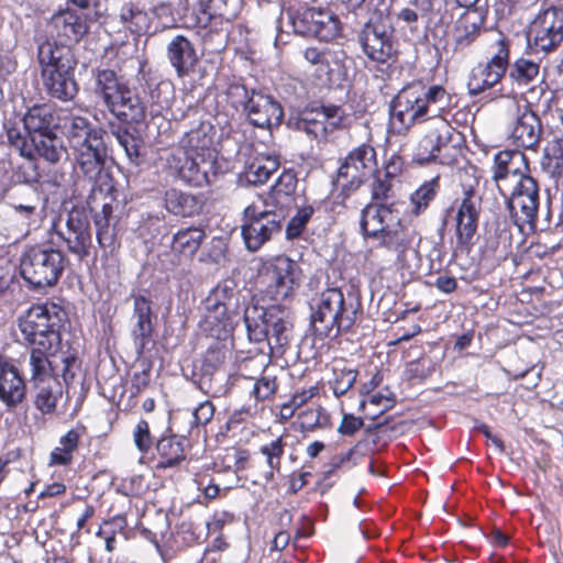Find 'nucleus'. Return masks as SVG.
<instances>
[{
  "mask_svg": "<svg viewBox=\"0 0 563 563\" xmlns=\"http://www.w3.org/2000/svg\"><path fill=\"white\" fill-rule=\"evenodd\" d=\"M451 100L452 96L443 85L413 80L391 100V118L399 123L400 131L407 132L417 124L446 115Z\"/></svg>",
  "mask_w": 563,
  "mask_h": 563,
  "instance_id": "nucleus-1",
  "label": "nucleus"
},
{
  "mask_svg": "<svg viewBox=\"0 0 563 563\" xmlns=\"http://www.w3.org/2000/svg\"><path fill=\"white\" fill-rule=\"evenodd\" d=\"M36 59L45 93L60 102L74 101L80 88L76 79L78 59L71 47L46 38L37 46Z\"/></svg>",
  "mask_w": 563,
  "mask_h": 563,
  "instance_id": "nucleus-2",
  "label": "nucleus"
},
{
  "mask_svg": "<svg viewBox=\"0 0 563 563\" xmlns=\"http://www.w3.org/2000/svg\"><path fill=\"white\" fill-rule=\"evenodd\" d=\"M310 325L319 339L338 338L350 332L363 312L361 298L345 296L338 287H329L310 301Z\"/></svg>",
  "mask_w": 563,
  "mask_h": 563,
  "instance_id": "nucleus-3",
  "label": "nucleus"
},
{
  "mask_svg": "<svg viewBox=\"0 0 563 563\" xmlns=\"http://www.w3.org/2000/svg\"><path fill=\"white\" fill-rule=\"evenodd\" d=\"M511 40L501 31L487 36L485 59L472 70L467 80V90L472 97L483 96L481 100L495 101L504 97L503 87L497 88L510 67Z\"/></svg>",
  "mask_w": 563,
  "mask_h": 563,
  "instance_id": "nucleus-4",
  "label": "nucleus"
},
{
  "mask_svg": "<svg viewBox=\"0 0 563 563\" xmlns=\"http://www.w3.org/2000/svg\"><path fill=\"white\" fill-rule=\"evenodd\" d=\"M60 132L73 150L77 167L86 177H93L103 169L107 146L102 128L95 126L85 115L69 112L62 120Z\"/></svg>",
  "mask_w": 563,
  "mask_h": 563,
  "instance_id": "nucleus-5",
  "label": "nucleus"
},
{
  "mask_svg": "<svg viewBox=\"0 0 563 563\" xmlns=\"http://www.w3.org/2000/svg\"><path fill=\"white\" fill-rule=\"evenodd\" d=\"M302 279L300 265L286 254H277L261 260L255 286L264 301L283 306L295 300Z\"/></svg>",
  "mask_w": 563,
  "mask_h": 563,
  "instance_id": "nucleus-6",
  "label": "nucleus"
},
{
  "mask_svg": "<svg viewBox=\"0 0 563 563\" xmlns=\"http://www.w3.org/2000/svg\"><path fill=\"white\" fill-rule=\"evenodd\" d=\"M440 12L439 24L446 25V40L443 52L449 62L462 63L470 59L478 40L487 35L488 10L463 11L453 20L452 10L445 2Z\"/></svg>",
  "mask_w": 563,
  "mask_h": 563,
  "instance_id": "nucleus-7",
  "label": "nucleus"
},
{
  "mask_svg": "<svg viewBox=\"0 0 563 563\" xmlns=\"http://www.w3.org/2000/svg\"><path fill=\"white\" fill-rule=\"evenodd\" d=\"M242 312L249 340L266 344L271 354L283 356L289 345L291 328L285 307L282 305L263 307L257 302H251Z\"/></svg>",
  "mask_w": 563,
  "mask_h": 563,
  "instance_id": "nucleus-8",
  "label": "nucleus"
},
{
  "mask_svg": "<svg viewBox=\"0 0 563 563\" xmlns=\"http://www.w3.org/2000/svg\"><path fill=\"white\" fill-rule=\"evenodd\" d=\"M465 148V135L443 115L434 120L418 141L413 162L421 166L430 164L455 166L464 158Z\"/></svg>",
  "mask_w": 563,
  "mask_h": 563,
  "instance_id": "nucleus-9",
  "label": "nucleus"
},
{
  "mask_svg": "<svg viewBox=\"0 0 563 563\" xmlns=\"http://www.w3.org/2000/svg\"><path fill=\"white\" fill-rule=\"evenodd\" d=\"M66 321L65 308L46 300L31 305L18 318V328L25 346L58 347Z\"/></svg>",
  "mask_w": 563,
  "mask_h": 563,
  "instance_id": "nucleus-10",
  "label": "nucleus"
},
{
  "mask_svg": "<svg viewBox=\"0 0 563 563\" xmlns=\"http://www.w3.org/2000/svg\"><path fill=\"white\" fill-rule=\"evenodd\" d=\"M69 260L52 245L34 244L25 247L20 257V274L33 289L55 286L63 276Z\"/></svg>",
  "mask_w": 563,
  "mask_h": 563,
  "instance_id": "nucleus-11",
  "label": "nucleus"
},
{
  "mask_svg": "<svg viewBox=\"0 0 563 563\" xmlns=\"http://www.w3.org/2000/svg\"><path fill=\"white\" fill-rule=\"evenodd\" d=\"M246 306L236 282L232 278L220 280L206 298L205 323L212 335L233 331Z\"/></svg>",
  "mask_w": 563,
  "mask_h": 563,
  "instance_id": "nucleus-12",
  "label": "nucleus"
},
{
  "mask_svg": "<svg viewBox=\"0 0 563 563\" xmlns=\"http://www.w3.org/2000/svg\"><path fill=\"white\" fill-rule=\"evenodd\" d=\"M286 214L257 202L247 205L241 214V236L249 252L260 251L283 230Z\"/></svg>",
  "mask_w": 563,
  "mask_h": 563,
  "instance_id": "nucleus-13",
  "label": "nucleus"
},
{
  "mask_svg": "<svg viewBox=\"0 0 563 563\" xmlns=\"http://www.w3.org/2000/svg\"><path fill=\"white\" fill-rule=\"evenodd\" d=\"M158 161L164 174L186 186L202 188L211 184L210 173L216 165L212 155L177 148L161 155Z\"/></svg>",
  "mask_w": 563,
  "mask_h": 563,
  "instance_id": "nucleus-14",
  "label": "nucleus"
},
{
  "mask_svg": "<svg viewBox=\"0 0 563 563\" xmlns=\"http://www.w3.org/2000/svg\"><path fill=\"white\" fill-rule=\"evenodd\" d=\"M365 418L371 420L362 437L345 453L339 455V463H345L353 456H368L375 454L395 438L401 435L407 430L409 423L405 420L396 419L393 416H386L380 419L379 415H369L364 412Z\"/></svg>",
  "mask_w": 563,
  "mask_h": 563,
  "instance_id": "nucleus-15",
  "label": "nucleus"
},
{
  "mask_svg": "<svg viewBox=\"0 0 563 563\" xmlns=\"http://www.w3.org/2000/svg\"><path fill=\"white\" fill-rule=\"evenodd\" d=\"M297 124L314 139L325 140L334 132L350 129L352 117L340 104L313 100L299 112Z\"/></svg>",
  "mask_w": 563,
  "mask_h": 563,
  "instance_id": "nucleus-16",
  "label": "nucleus"
},
{
  "mask_svg": "<svg viewBox=\"0 0 563 563\" xmlns=\"http://www.w3.org/2000/svg\"><path fill=\"white\" fill-rule=\"evenodd\" d=\"M389 11L380 8L378 14H372L357 33V42L365 56L375 63L385 64L397 54L396 41L393 29L388 27L385 20Z\"/></svg>",
  "mask_w": 563,
  "mask_h": 563,
  "instance_id": "nucleus-17",
  "label": "nucleus"
},
{
  "mask_svg": "<svg viewBox=\"0 0 563 563\" xmlns=\"http://www.w3.org/2000/svg\"><path fill=\"white\" fill-rule=\"evenodd\" d=\"M296 34L331 42L341 35V22L329 9L300 8L290 15Z\"/></svg>",
  "mask_w": 563,
  "mask_h": 563,
  "instance_id": "nucleus-18",
  "label": "nucleus"
},
{
  "mask_svg": "<svg viewBox=\"0 0 563 563\" xmlns=\"http://www.w3.org/2000/svg\"><path fill=\"white\" fill-rule=\"evenodd\" d=\"M514 223L523 231L525 227L534 230L540 205L538 183L530 175H521L507 200Z\"/></svg>",
  "mask_w": 563,
  "mask_h": 563,
  "instance_id": "nucleus-19",
  "label": "nucleus"
},
{
  "mask_svg": "<svg viewBox=\"0 0 563 563\" xmlns=\"http://www.w3.org/2000/svg\"><path fill=\"white\" fill-rule=\"evenodd\" d=\"M378 162L375 147L369 143H362L347 152L338 168V178L344 179V191L358 189L375 172Z\"/></svg>",
  "mask_w": 563,
  "mask_h": 563,
  "instance_id": "nucleus-20",
  "label": "nucleus"
},
{
  "mask_svg": "<svg viewBox=\"0 0 563 563\" xmlns=\"http://www.w3.org/2000/svg\"><path fill=\"white\" fill-rule=\"evenodd\" d=\"M481 206L476 200L475 186L463 187V195L454 214L455 250L470 252L475 245L478 230Z\"/></svg>",
  "mask_w": 563,
  "mask_h": 563,
  "instance_id": "nucleus-21",
  "label": "nucleus"
},
{
  "mask_svg": "<svg viewBox=\"0 0 563 563\" xmlns=\"http://www.w3.org/2000/svg\"><path fill=\"white\" fill-rule=\"evenodd\" d=\"M286 448V437L279 434L262 441L256 450L250 449L255 486H265L272 483L275 475L280 473Z\"/></svg>",
  "mask_w": 563,
  "mask_h": 563,
  "instance_id": "nucleus-22",
  "label": "nucleus"
},
{
  "mask_svg": "<svg viewBox=\"0 0 563 563\" xmlns=\"http://www.w3.org/2000/svg\"><path fill=\"white\" fill-rule=\"evenodd\" d=\"M529 38L537 52L556 51L563 42V9L552 5L540 11L530 23Z\"/></svg>",
  "mask_w": 563,
  "mask_h": 563,
  "instance_id": "nucleus-23",
  "label": "nucleus"
},
{
  "mask_svg": "<svg viewBox=\"0 0 563 563\" xmlns=\"http://www.w3.org/2000/svg\"><path fill=\"white\" fill-rule=\"evenodd\" d=\"M51 230L64 242L67 252L79 262L85 261L95 251L90 223L87 217L79 212L68 214L65 230H60L56 221L53 222Z\"/></svg>",
  "mask_w": 563,
  "mask_h": 563,
  "instance_id": "nucleus-24",
  "label": "nucleus"
},
{
  "mask_svg": "<svg viewBox=\"0 0 563 563\" xmlns=\"http://www.w3.org/2000/svg\"><path fill=\"white\" fill-rule=\"evenodd\" d=\"M374 249L395 257L397 263L404 264L407 253L413 250L417 232L400 218L394 224L379 231H374Z\"/></svg>",
  "mask_w": 563,
  "mask_h": 563,
  "instance_id": "nucleus-25",
  "label": "nucleus"
},
{
  "mask_svg": "<svg viewBox=\"0 0 563 563\" xmlns=\"http://www.w3.org/2000/svg\"><path fill=\"white\" fill-rule=\"evenodd\" d=\"M133 317L135 323L132 338L139 354L151 351L155 346V323L157 316L153 311L152 300L144 295H133Z\"/></svg>",
  "mask_w": 563,
  "mask_h": 563,
  "instance_id": "nucleus-26",
  "label": "nucleus"
},
{
  "mask_svg": "<svg viewBox=\"0 0 563 563\" xmlns=\"http://www.w3.org/2000/svg\"><path fill=\"white\" fill-rule=\"evenodd\" d=\"M218 473H233L239 481L254 485L251 466L250 448L235 443L225 448L211 463Z\"/></svg>",
  "mask_w": 563,
  "mask_h": 563,
  "instance_id": "nucleus-27",
  "label": "nucleus"
},
{
  "mask_svg": "<svg viewBox=\"0 0 563 563\" xmlns=\"http://www.w3.org/2000/svg\"><path fill=\"white\" fill-rule=\"evenodd\" d=\"M155 472L179 471L187 462V439L177 434L161 435L155 442Z\"/></svg>",
  "mask_w": 563,
  "mask_h": 563,
  "instance_id": "nucleus-28",
  "label": "nucleus"
},
{
  "mask_svg": "<svg viewBox=\"0 0 563 563\" xmlns=\"http://www.w3.org/2000/svg\"><path fill=\"white\" fill-rule=\"evenodd\" d=\"M166 57L180 79L191 76L200 63L195 44L185 35H175L166 45Z\"/></svg>",
  "mask_w": 563,
  "mask_h": 563,
  "instance_id": "nucleus-29",
  "label": "nucleus"
},
{
  "mask_svg": "<svg viewBox=\"0 0 563 563\" xmlns=\"http://www.w3.org/2000/svg\"><path fill=\"white\" fill-rule=\"evenodd\" d=\"M541 133L542 124L539 115L527 106L516 118L508 140L516 150H532L537 152Z\"/></svg>",
  "mask_w": 563,
  "mask_h": 563,
  "instance_id": "nucleus-30",
  "label": "nucleus"
},
{
  "mask_svg": "<svg viewBox=\"0 0 563 563\" xmlns=\"http://www.w3.org/2000/svg\"><path fill=\"white\" fill-rule=\"evenodd\" d=\"M163 208L177 218H195L202 213L207 199L202 192L169 187L163 194Z\"/></svg>",
  "mask_w": 563,
  "mask_h": 563,
  "instance_id": "nucleus-31",
  "label": "nucleus"
},
{
  "mask_svg": "<svg viewBox=\"0 0 563 563\" xmlns=\"http://www.w3.org/2000/svg\"><path fill=\"white\" fill-rule=\"evenodd\" d=\"M48 27L52 36L58 40L57 43H78L89 30L87 16L71 9L56 12L51 18Z\"/></svg>",
  "mask_w": 563,
  "mask_h": 563,
  "instance_id": "nucleus-32",
  "label": "nucleus"
},
{
  "mask_svg": "<svg viewBox=\"0 0 563 563\" xmlns=\"http://www.w3.org/2000/svg\"><path fill=\"white\" fill-rule=\"evenodd\" d=\"M529 161L526 154L519 150H503L494 155L492 165V179L503 192L500 183L506 180L509 176L519 179L521 175H529Z\"/></svg>",
  "mask_w": 563,
  "mask_h": 563,
  "instance_id": "nucleus-33",
  "label": "nucleus"
},
{
  "mask_svg": "<svg viewBox=\"0 0 563 563\" xmlns=\"http://www.w3.org/2000/svg\"><path fill=\"white\" fill-rule=\"evenodd\" d=\"M244 111L250 123L261 129L279 125L284 118V111L279 102L271 96L257 93L254 90H252L250 103Z\"/></svg>",
  "mask_w": 563,
  "mask_h": 563,
  "instance_id": "nucleus-34",
  "label": "nucleus"
},
{
  "mask_svg": "<svg viewBox=\"0 0 563 563\" xmlns=\"http://www.w3.org/2000/svg\"><path fill=\"white\" fill-rule=\"evenodd\" d=\"M305 60L312 67V77L320 87L330 88L336 80L339 60L329 47L308 46L302 51Z\"/></svg>",
  "mask_w": 563,
  "mask_h": 563,
  "instance_id": "nucleus-35",
  "label": "nucleus"
},
{
  "mask_svg": "<svg viewBox=\"0 0 563 563\" xmlns=\"http://www.w3.org/2000/svg\"><path fill=\"white\" fill-rule=\"evenodd\" d=\"M298 186L297 173L292 168L284 169L261 202L285 213L296 200Z\"/></svg>",
  "mask_w": 563,
  "mask_h": 563,
  "instance_id": "nucleus-36",
  "label": "nucleus"
},
{
  "mask_svg": "<svg viewBox=\"0 0 563 563\" xmlns=\"http://www.w3.org/2000/svg\"><path fill=\"white\" fill-rule=\"evenodd\" d=\"M26 386L19 369L0 355V399L8 407H15L25 397Z\"/></svg>",
  "mask_w": 563,
  "mask_h": 563,
  "instance_id": "nucleus-37",
  "label": "nucleus"
},
{
  "mask_svg": "<svg viewBox=\"0 0 563 563\" xmlns=\"http://www.w3.org/2000/svg\"><path fill=\"white\" fill-rule=\"evenodd\" d=\"M108 111L123 125H139L146 119V106L131 87L107 108Z\"/></svg>",
  "mask_w": 563,
  "mask_h": 563,
  "instance_id": "nucleus-38",
  "label": "nucleus"
},
{
  "mask_svg": "<svg viewBox=\"0 0 563 563\" xmlns=\"http://www.w3.org/2000/svg\"><path fill=\"white\" fill-rule=\"evenodd\" d=\"M92 76L95 92L101 98L106 108L112 106L124 91L128 92L130 87L129 81L123 76L110 68L98 67L92 70Z\"/></svg>",
  "mask_w": 563,
  "mask_h": 563,
  "instance_id": "nucleus-39",
  "label": "nucleus"
},
{
  "mask_svg": "<svg viewBox=\"0 0 563 563\" xmlns=\"http://www.w3.org/2000/svg\"><path fill=\"white\" fill-rule=\"evenodd\" d=\"M85 435H87V427L84 423L78 422L69 429L59 438L58 445L51 451L48 465L63 467L71 465Z\"/></svg>",
  "mask_w": 563,
  "mask_h": 563,
  "instance_id": "nucleus-40",
  "label": "nucleus"
},
{
  "mask_svg": "<svg viewBox=\"0 0 563 563\" xmlns=\"http://www.w3.org/2000/svg\"><path fill=\"white\" fill-rule=\"evenodd\" d=\"M397 212L394 203L388 202H368L360 213V232L365 240L375 236L374 231H379L390 225L388 218Z\"/></svg>",
  "mask_w": 563,
  "mask_h": 563,
  "instance_id": "nucleus-41",
  "label": "nucleus"
},
{
  "mask_svg": "<svg viewBox=\"0 0 563 563\" xmlns=\"http://www.w3.org/2000/svg\"><path fill=\"white\" fill-rule=\"evenodd\" d=\"M24 128L29 133L49 136L58 126L57 117L52 106L38 103L29 108L23 117Z\"/></svg>",
  "mask_w": 563,
  "mask_h": 563,
  "instance_id": "nucleus-42",
  "label": "nucleus"
},
{
  "mask_svg": "<svg viewBox=\"0 0 563 563\" xmlns=\"http://www.w3.org/2000/svg\"><path fill=\"white\" fill-rule=\"evenodd\" d=\"M137 75L141 77L139 80H143L150 89L151 113L153 115L159 114L169 107L170 95L173 93L172 84L163 80L153 84L152 69L147 67L146 62H140Z\"/></svg>",
  "mask_w": 563,
  "mask_h": 563,
  "instance_id": "nucleus-43",
  "label": "nucleus"
},
{
  "mask_svg": "<svg viewBox=\"0 0 563 563\" xmlns=\"http://www.w3.org/2000/svg\"><path fill=\"white\" fill-rule=\"evenodd\" d=\"M217 130L209 121H201L198 126L186 132L179 141L185 151L211 155Z\"/></svg>",
  "mask_w": 563,
  "mask_h": 563,
  "instance_id": "nucleus-44",
  "label": "nucleus"
},
{
  "mask_svg": "<svg viewBox=\"0 0 563 563\" xmlns=\"http://www.w3.org/2000/svg\"><path fill=\"white\" fill-rule=\"evenodd\" d=\"M279 166L278 156L258 153L247 161L243 174L249 184L264 185Z\"/></svg>",
  "mask_w": 563,
  "mask_h": 563,
  "instance_id": "nucleus-45",
  "label": "nucleus"
},
{
  "mask_svg": "<svg viewBox=\"0 0 563 563\" xmlns=\"http://www.w3.org/2000/svg\"><path fill=\"white\" fill-rule=\"evenodd\" d=\"M441 191V176L424 180L409 196V216L419 218L424 214L431 205L435 201Z\"/></svg>",
  "mask_w": 563,
  "mask_h": 563,
  "instance_id": "nucleus-46",
  "label": "nucleus"
},
{
  "mask_svg": "<svg viewBox=\"0 0 563 563\" xmlns=\"http://www.w3.org/2000/svg\"><path fill=\"white\" fill-rule=\"evenodd\" d=\"M206 236V231L201 227L189 225L180 228L173 235L170 243L172 252L185 258H191L200 249Z\"/></svg>",
  "mask_w": 563,
  "mask_h": 563,
  "instance_id": "nucleus-47",
  "label": "nucleus"
},
{
  "mask_svg": "<svg viewBox=\"0 0 563 563\" xmlns=\"http://www.w3.org/2000/svg\"><path fill=\"white\" fill-rule=\"evenodd\" d=\"M30 349L31 382L38 384L49 379H56L55 368L51 356L55 354L57 347L27 346Z\"/></svg>",
  "mask_w": 563,
  "mask_h": 563,
  "instance_id": "nucleus-48",
  "label": "nucleus"
},
{
  "mask_svg": "<svg viewBox=\"0 0 563 563\" xmlns=\"http://www.w3.org/2000/svg\"><path fill=\"white\" fill-rule=\"evenodd\" d=\"M225 358L227 349L224 346L214 345L206 351L201 364L202 374L198 380V387L203 394L211 397L218 396V390L211 384V376L223 365Z\"/></svg>",
  "mask_w": 563,
  "mask_h": 563,
  "instance_id": "nucleus-49",
  "label": "nucleus"
},
{
  "mask_svg": "<svg viewBox=\"0 0 563 563\" xmlns=\"http://www.w3.org/2000/svg\"><path fill=\"white\" fill-rule=\"evenodd\" d=\"M120 22L131 34L141 36L150 32L151 18L146 10L135 3H124L120 9Z\"/></svg>",
  "mask_w": 563,
  "mask_h": 563,
  "instance_id": "nucleus-50",
  "label": "nucleus"
},
{
  "mask_svg": "<svg viewBox=\"0 0 563 563\" xmlns=\"http://www.w3.org/2000/svg\"><path fill=\"white\" fill-rule=\"evenodd\" d=\"M35 389L34 406L43 415L55 411L58 398L62 396V387L58 379H49L33 384Z\"/></svg>",
  "mask_w": 563,
  "mask_h": 563,
  "instance_id": "nucleus-51",
  "label": "nucleus"
},
{
  "mask_svg": "<svg viewBox=\"0 0 563 563\" xmlns=\"http://www.w3.org/2000/svg\"><path fill=\"white\" fill-rule=\"evenodd\" d=\"M133 509L132 498L126 494H122L111 504L109 512H113V515L104 519L103 523L118 531L119 534L124 536L129 528L128 516L133 512ZM135 511L137 512L136 507Z\"/></svg>",
  "mask_w": 563,
  "mask_h": 563,
  "instance_id": "nucleus-52",
  "label": "nucleus"
},
{
  "mask_svg": "<svg viewBox=\"0 0 563 563\" xmlns=\"http://www.w3.org/2000/svg\"><path fill=\"white\" fill-rule=\"evenodd\" d=\"M297 422L300 431L314 432L331 428L332 418L324 407L317 405L301 410L297 416Z\"/></svg>",
  "mask_w": 563,
  "mask_h": 563,
  "instance_id": "nucleus-53",
  "label": "nucleus"
},
{
  "mask_svg": "<svg viewBox=\"0 0 563 563\" xmlns=\"http://www.w3.org/2000/svg\"><path fill=\"white\" fill-rule=\"evenodd\" d=\"M542 170L558 178L563 174V137L554 136L547 142L541 158Z\"/></svg>",
  "mask_w": 563,
  "mask_h": 563,
  "instance_id": "nucleus-54",
  "label": "nucleus"
},
{
  "mask_svg": "<svg viewBox=\"0 0 563 563\" xmlns=\"http://www.w3.org/2000/svg\"><path fill=\"white\" fill-rule=\"evenodd\" d=\"M358 371L346 366L345 364L333 365L332 376L328 379V385L336 398H341L349 393L355 385Z\"/></svg>",
  "mask_w": 563,
  "mask_h": 563,
  "instance_id": "nucleus-55",
  "label": "nucleus"
},
{
  "mask_svg": "<svg viewBox=\"0 0 563 563\" xmlns=\"http://www.w3.org/2000/svg\"><path fill=\"white\" fill-rule=\"evenodd\" d=\"M140 367V369L133 372L130 379L126 410H132L137 406L139 396L150 387L152 382V363L143 361Z\"/></svg>",
  "mask_w": 563,
  "mask_h": 563,
  "instance_id": "nucleus-56",
  "label": "nucleus"
},
{
  "mask_svg": "<svg viewBox=\"0 0 563 563\" xmlns=\"http://www.w3.org/2000/svg\"><path fill=\"white\" fill-rule=\"evenodd\" d=\"M540 65L539 63L526 58L523 56L518 57L508 69L509 78L517 86H528L539 76Z\"/></svg>",
  "mask_w": 563,
  "mask_h": 563,
  "instance_id": "nucleus-57",
  "label": "nucleus"
},
{
  "mask_svg": "<svg viewBox=\"0 0 563 563\" xmlns=\"http://www.w3.org/2000/svg\"><path fill=\"white\" fill-rule=\"evenodd\" d=\"M279 389V379L277 375L263 372L262 375L253 383L250 396L255 404L273 401Z\"/></svg>",
  "mask_w": 563,
  "mask_h": 563,
  "instance_id": "nucleus-58",
  "label": "nucleus"
},
{
  "mask_svg": "<svg viewBox=\"0 0 563 563\" xmlns=\"http://www.w3.org/2000/svg\"><path fill=\"white\" fill-rule=\"evenodd\" d=\"M316 209L311 205L298 207L296 213L286 224L285 238L287 241L299 239L307 229V224L314 214Z\"/></svg>",
  "mask_w": 563,
  "mask_h": 563,
  "instance_id": "nucleus-59",
  "label": "nucleus"
},
{
  "mask_svg": "<svg viewBox=\"0 0 563 563\" xmlns=\"http://www.w3.org/2000/svg\"><path fill=\"white\" fill-rule=\"evenodd\" d=\"M88 178L95 179L91 194L89 196V203H95L99 196H102L104 200H117L118 189L115 187V181L110 174L102 173L101 169L93 177Z\"/></svg>",
  "mask_w": 563,
  "mask_h": 563,
  "instance_id": "nucleus-60",
  "label": "nucleus"
},
{
  "mask_svg": "<svg viewBox=\"0 0 563 563\" xmlns=\"http://www.w3.org/2000/svg\"><path fill=\"white\" fill-rule=\"evenodd\" d=\"M396 400L394 395H383L382 393L371 394L368 398L361 399L358 405V410L364 415L367 412L369 415H379L380 419H384L385 411L393 408Z\"/></svg>",
  "mask_w": 563,
  "mask_h": 563,
  "instance_id": "nucleus-61",
  "label": "nucleus"
},
{
  "mask_svg": "<svg viewBox=\"0 0 563 563\" xmlns=\"http://www.w3.org/2000/svg\"><path fill=\"white\" fill-rule=\"evenodd\" d=\"M341 413L342 417L336 428V432L342 439L352 440L360 431L363 432L366 427L365 420H367L365 415L362 413V416H355L351 412H346L343 406H341Z\"/></svg>",
  "mask_w": 563,
  "mask_h": 563,
  "instance_id": "nucleus-62",
  "label": "nucleus"
},
{
  "mask_svg": "<svg viewBox=\"0 0 563 563\" xmlns=\"http://www.w3.org/2000/svg\"><path fill=\"white\" fill-rule=\"evenodd\" d=\"M112 134L115 136L118 143L123 147L126 156L130 161L135 162L140 157V147L142 139L132 133L126 126H118L112 130Z\"/></svg>",
  "mask_w": 563,
  "mask_h": 563,
  "instance_id": "nucleus-63",
  "label": "nucleus"
},
{
  "mask_svg": "<svg viewBox=\"0 0 563 563\" xmlns=\"http://www.w3.org/2000/svg\"><path fill=\"white\" fill-rule=\"evenodd\" d=\"M372 181L369 184L371 202H387L394 196L393 180L387 178L377 168L373 175H371Z\"/></svg>",
  "mask_w": 563,
  "mask_h": 563,
  "instance_id": "nucleus-64",
  "label": "nucleus"
}]
</instances>
